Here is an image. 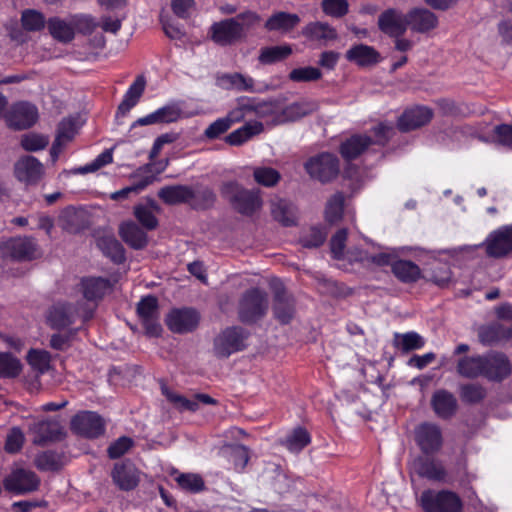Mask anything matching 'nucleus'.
<instances>
[{
  "mask_svg": "<svg viewBox=\"0 0 512 512\" xmlns=\"http://www.w3.org/2000/svg\"><path fill=\"white\" fill-rule=\"evenodd\" d=\"M220 191L221 195L241 214L251 215L261 207L262 201L258 192L245 189L236 181L223 183Z\"/></svg>",
  "mask_w": 512,
  "mask_h": 512,
  "instance_id": "obj_1",
  "label": "nucleus"
},
{
  "mask_svg": "<svg viewBox=\"0 0 512 512\" xmlns=\"http://www.w3.org/2000/svg\"><path fill=\"white\" fill-rule=\"evenodd\" d=\"M419 504L424 512H462L463 508L460 497L450 490H424Z\"/></svg>",
  "mask_w": 512,
  "mask_h": 512,
  "instance_id": "obj_2",
  "label": "nucleus"
},
{
  "mask_svg": "<svg viewBox=\"0 0 512 512\" xmlns=\"http://www.w3.org/2000/svg\"><path fill=\"white\" fill-rule=\"evenodd\" d=\"M94 308L86 304L56 303L49 311L48 321L51 327L63 329L73 324L78 317L84 322L92 318Z\"/></svg>",
  "mask_w": 512,
  "mask_h": 512,
  "instance_id": "obj_3",
  "label": "nucleus"
},
{
  "mask_svg": "<svg viewBox=\"0 0 512 512\" xmlns=\"http://www.w3.org/2000/svg\"><path fill=\"white\" fill-rule=\"evenodd\" d=\"M268 310L267 294L259 289L247 290L239 303V319L243 323H254L263 318Z\"/></svg>",
  "mask_w": 512,
  "mask_h": 512,
  "instance_id": "obj_4",
  "label": "nucleus"
},
{
  "mask_svg": "<svg viewBox=\"0 0 512 512\" xmlns=\"http://www.w3.org/2000/svg\"><path fill=\"white\" fill-rule=\"evenodd\" d=\"M257 111L251 99L242 98L239 100L238 106L231 110L226 116L217 119L211 123L208 128L222 129L229 128L231 125L244 121L245 124L241 128H263L260 122L252 123Z\"/></svg>",
  "mask_w": 512,
  "mask_h": 512,
  "instance_id": "obj_5",
  "label": "nucleus"
},
{
  "mask_svg": "<svg viewBox=\"0 0 512 512\" xmlns=\"http://www.w3.org/2000/svg\"><path fill=\"white\" fill-rule=\"evenodd\" d=\"M248 332L242 327L233 326L224 329L214 339L213 351L218 358H228L231 354L245 348Z\"/></svg>",
  "mask_w": 512,
  "mask_h": 512,
  "instance_id": "obj_6",
  "label": "nucleus"
},
{
  "mask_svg": "<svg viewBox=\"0 0 512 512\" xmlns=\"http://www.w3.org/2000/svg\"><path fill=\"white\" fill-rule=\"evenodd\" d=\"M304 168L311 178L327 183L339 174V161L335 155L324 152L309 158Z\"/></svg>",
  "mask_w": 512,
  "mask_h": 512,
  "instance_id": "obj_7",
  "label": "nucleus"
},
{
  "mask_svg": "<svg viewBox=\"0 0 512 512\" xmlns=\"http://www.w3.org/2000/svg\"><path fill=\"white\" fill-rule=\"evenodd\" d=\"M273 293L272 309L274 317L282 324H288L295 314V301L291 294L286 291L282 281L273 278L269 282Z\"/></svg>",
  "mask_w": 512,
  "mask_h": 512,
  "instance_id": "obj_8",
  "label": "nucleus"
},
{
  "mask_svg": "<svg viewBox=\"0 0 512 512\" xmlns=\"http://www.w3.org/2000/svg\"><path fill=\"white\" fill-rule=\"evenodd\" d=\"M0 253L14 261H31L38 256V245L32 237H13L1 243Z\"/></svg>",
  "mask_w": 512,
  "mask_h": 512,
  "instance_id": "obj_9",
  "label": "nucleus"
},
{
  "mask_svg": "<svg viewBox=\"0 0 512 512\" xmlns=\"http://www.w3.org/2000/svg\"><path fill=\"white\" fill-rule=\"evenodd\" d=\"M40 482V478L35 472L24 468H17L4 478L3 486L10 493L24 495L37 491Z\"/></svg>",
  "mask_w": 512,
  "mask_h": 512,
  "instance_id": "obj_10",
  "label": "nucleus"
},
{
  "mask_svg": "<svg viewBox=\"0 0 512 512\" xmlns=\"http://www.w3.org/2000/svg\"><path fill=\"white\" fill-rule=\"evenodd\" d=\"M414 439L421 452L425 455H434L443 445V436L437 424L423 422L415 427Z\"/></svg>",
  "mask_w": 512,
  "mask_h": 512,
  "instance_id": "obj_11",
  "label": "nucleus"
},
{
  "mask_svg": "<svg viewBox=\"0 0 512 512\" xmlns=\"http://www.w3.org/2000/svg\"><path fill=\"white\" fill-rule=\"evenodd\" d=\"M6 122L14 128H30L39 119V111L35 104L28 101L13 103L5 113Z\"/></svg>",
  "mask_w": 512,
  "mask_h": 512,
  "instance_id": "obj_12",
  "label": "nucleus"
},
{
  "mask_svg": "<svg viewBox=\"0 0 512 512\" xmlns=\"http://www.w3.org/2000/svg\"><path fill=\"white\" fill-rule=\"evenodd\" d=\"M199 322L200 314L190 307L172 309L166 316V325L172 332L178 334L193 332Z\"/></svg>",
  "mask_w": 512,
  "mask_h": 512,
  "instance_id": "obj_13",
  "label": "nucleus"
},
{
  "mask_svg": "<svg viewBox=\"0 0 512 512\" xmlns=\"http://www.w3.org/2000/svg\"><path fill=\"white\" fill-rule=\"evenodd\" d=\"M481 362L483 366L481 377H485L490 381L500 382L511 373V364L502 353L492 352L482 355Z\"/></svg>",
  "mask_w": 512,
  "mask_h": 512,
  "instance_id": "obj_14",
  "label": "nucleus"
},
{
  "mask_svg": "<svg viewBox=\"0 0 512 512\" xmlns=\"http://www.w3.org/2000/svg\"><path fill=\"white\" fill-rule=\"evenodd\" d=\"M376 139L372 140L365 135H354L342 143L340 153L344 159L350 161L364 152L371 143L384 145L387 142V133L391 130H376Z\"/></svg>",
  "mask_w": 512,
  "mask_h": 512,
  "instance_id": "obj_15",
  "label": "nucleus"
},
{
  "mask_svg": "<svg viewBox=\"0 0 512 512\" xmlns=\"http://www.w3.org/2000/svg\"><path fill=\"white\" fill-rule=\"evenodd\" d=\"M137 313L145 327L146 334L149 336H158L162 328L159 323V307L157 298L152 295L142 298L137 305Z\"/></svg>",
  "mask_w": 512,
  "mask_h": 512,
  "instance_id": "obj_16",
  "label": "nucleus"
},
{
  "mask_svg": "<svg viewBox=\"0 0 512 512\" xmlns=\"http://www.w3.org/2000/svg\"><path fill=\"white\" fill-rule=\"evenodd\" d=\"M72 429L87 438H96L105 431V423L95 412L85 411L75 415L71 421Z\"/></svg>",
  "mask_w": 512,
  "mask_h": 512,
  "instance_id": "obj_17",
  "label": "nucleus"
},
{
  "mask_svg": "<svg viewBox=\"0 0 512 512\" xmlns=\"http://www.w3.org/2000/svg\"><path fill=\"white\" fill-rule=\"evenodd\" d=\"M484 245L487 255L495 258L506 256L512 251V226H503L491 232Z\"/></svg>",
  "mask_w": 512,
  "mask_h": 512,
  "instance_id": "obj_18",
  "label": "nucleus"
},
{
  "mask_svg": "<svg viewBox=\"0 0 512 512\" xmlns=\"http://www.w3.org/2000/svg\"><path fill=\"white\" fill-rule=\"evenodd\" d=\"M44 173L43 164L33 156H23L14 164V176L26 185H35Z\"/></svg>",
  "mask_w": 512,
  "mask_h": 512,
  "instance_id": "obj_19",
  "label": "nucleus"
},
{
  "mask_svg": "<svg viewBox=\"0 0 512 512\" xmlns=\"http://www.w3.org/2000/svg\"><path fill=\"white\" fill-rule=\"evenodd\" d=\"M184 116V111L179 103H170L156 110L155 112L137 119L131 125V128L136 126L146 125H167L176 122Z\"/></svg>",
  "mask_w": 512,
  "mask_h": 512,
  "instance_id": "obj_20",
  "label": "nucleus"
},
{
  "mask_svg": "<svg viewBox=\"0 0 512 512\" xmlns=\"http://www.w3.org/2000/svg\"><path fill=\"white\" fill-rule=\"evenodd\" d=\"M211 39L220 46H230L243 41L232 18L215 22L210 27Z\"/></svg>",
  "mask_w": 512,
  "mask_h": 512,
  "instance_id": "obj_21",
  "label": "nucleus"
},
{
  "mask_svg": "<svg viewBox=\"0 0 512 512\" xmlns=\"http://www.w3.org/2000/svg\"><path fill=\"white\" fill-rule=\"evenodd\" d=\"M379 29L390 37H400L407 28V15L396 9H387L378 17Z\"/></svg>",
  "mask_w": 512,
  "mask_h": 512,
  "instance_id": "obj_22",
  "label": "nucleus"
},
{
  "mask_svg": "<svg viewBox=\"0 0 512 512\" xmlns=\"http://www.w3.org/2000/svg\"><path fill=\"white\" fill-rule=\"evenodd\" d=\"M411 469L420 477L430 481L442 482L445 480L447 472L440 461L419 456L413 460Z\"/></svg>",
  "mask_w": 512,
  "mask_h": 512,
  "instance_id": "obj_23",
  "label": "nucleus"
},
{
  "mask_svg": "<svg viewBox=\"0 0 512 512\" xmlns=\"http://www.w3.org/2000/svg\"><path fill=\"white\" fill-rule=\"evenodd\" d=\"M111 476L114 483L124 491L134 489L139 483V471L130 461L116 463Z\"/></svg>",
  "mask_w": 512,
  "mask_h": 512,
  "instance_id": "obj_24",
  "label": "nucleus"
},
{
  "mask_svg": "<svg viewBox=\"0 0 512 512\" xmlns=\"http://www.w3.org/2000/svg\"><path fill=\"white\" fill-rule=\"evenodd\" d=\"M433 111L426 106H413L404 110L399 116L397 128H421L430 123Z\"/></svg>",
  "mask_w": 512,
  "mask_h": 512,
  "instance_id": "obj_25",
  "label": "nucleus"
},
{
  "mask_svg": "<svg viewBox=\"0 0 512 512\" xmlns=\"http://www.w3.org/2000/svg\"><path fill=\"white\" fill-rule=\"evenodd\" d=\"M59 227L70 234H77L88 226L87 214L74 207L63 209L58 217Z\"/></svg>",
  "mask_w": 512,
  "mask_h": 512,
  "instance_id": "obj_26",
  "label": "nucleus"
},
{
  "mask_svg": "<svg viewBox=\"0 0 512 512\" xmlns=\"http://www.w3.org/2000/svg\"><path fill=\"white\" fill-rule=\"evenodd\" d=\"M408 27L414 32L427 33L438 25L437 16L426 8H414L407 14Z\"/></svg>",
  "mask_w": 512,
  "mask_h": 512,
  "instance_id": "obj_27",
  "label": "nucleus"
},
{
  "mask_svg": "<svg viewBox=\"0 0 512 512\" xmlns=\"http://www.w3.org/2000/svg\"><path fill=\"white\" fill-rule=\"evenodd\" d=\"M431 405L435 414L442 419L451 418L456 413L458 406L455 396L445 389L433 393Z\"/></svg>",
  "mask_w": 512,
  "mask_h": 512,
  "instance_id": "obj_28",
  "label": "nucleus"
},
{
  "mask_svg": "<svg viewBox=\"0 0 512 512\" xmlns=\"http://www.w3.org/2000/svg\"><path fill=\"white\" fill-rule=\"evenodd\" d=\"M345 57L348 61L360 67L374 66L380 62L381 56L372 46L357 44L346 51Z\"/></svg>",
  "mask_w": 512,
  "mask_h": 512,
  "instance_id": "obj_29",
  "label": "nucleus"
},
{
  "mask_svg": "<svg viewBox=\"0 0 512 512\" xmlns=\"http://www.w3.org/2000/svg\"><path fill=\"white\" fill-rule=\"evenodd\" d=\"M146 87V78L143 75L136 77L135 81L126 91L123 100L118 106L116 118L125 116L140 100Z\"/></svg>",
  "mask_w": 512,
  "mask_h": 512,
  "instance_id": "obj_30",
  "label": "nucleus"
},
{
  "mask_svg": "<svg viewBox=\"0 0 512 512\" xmlns=\"http://www.w3.org/2000/svg\"><path fill=\"white\" fill-rule=\"evenodd\" d=\"M272 217L283 226L296 224L297 210L289 200L275 197L270 202Z\"/></svg>",
  "mask_w": 512,
  "mask_h": 512,
  "instance_id": "obj_31",
  "label": "nucleus"
},
{
  "mask_svg": "<svg viewBox=\"0 0 512 512\" xmlns=\"http://www.w3.org/2000/svg\"><path fill=\"white\" fill-rule=\"evenodd\" d=\"M300 23V17L294 13L279 11L272 14L265 22L267 31L287 33Z\"/></svg>",
  "mask_w": 512,
  "mask_h": 512,
  "instance_id": "obj_32",
  "label": "nucleus"
},
{
  "mask_svg": "<svg viewBox=\"0 0 512 512\" xmlns=\"http://www.w3.org/2000/svg\"><path fill=\"white\" fill-rule=\"evenodd\" d=\"M304 37L311 41H317L321 44H327L329 41L336 40L338 34L336 30L325 22H310L303 29Z\"/></svg>",
  "mask_w": 512,
  "mask_h": 512,
  "instance_id": "obj_33",
  "label": "nucleus"
},
{
  "mask_svg": "<svg viewBox=\"0 0 512 512\" xmlns=\"http://www.w3.org/2000/svg\"><path fill=\"white\" fill-rule=\"evenodd\" d=\"M83 296L88 301H97L110 290L111 282L103 277H87L81 281Z\"/></svg>",
  "mask_w": 512,
  "mask_h": 512,
  "instance_id": "obj_34",
  "label": "nucleus"
},
{
  "mask_svg": "<svg viewBox=\"0 0 512 512\" xmlns=\"http://www.w3.org/2000/svg\"><path fill=\"white\" fill-rule=\"evenodd\" d=\"M34 434L33 442L42 445L47 441L55 440L61 435V426L54 420H43L31 425Z\"/></svg>",
  "mask_w": 512,
  "mask_h": 512,
  "instance_id": "obj_35",
  "label": "nucleus"
},
{
  "mask_svg": "<svg viewBox=\"0 0 512 512\" xmlns=\"http://www.w3.org/2000/svg\"><path fill=\"white\" fill-rule=\"evenodd\" d=\"M47 28L51 36L61 43H69L75 37L71 16L65 19L52 17L47 21Z\"/></svg>",
  "mask_w": 512,
  "mask_h": 512,
  "instance_id": "obj_36",
  "label": "nucleus"
},
{
  "mask_svg": "<svg viewBox=\"0 0 512 512\" xmlns=\"http://www.w3.org/2000/svg\"><path fill=\"white\" fill-rule=\"evenodd\" d=\"M119 234L123 241L133 249H142L147 245L146 232L132 221L121 224Z\"/></svg>",
  "mask_w": 512,
  "mask_h": 512,
  "instance_id": "obj_37",
  "label": "nucleus"
},
{
  "mask_svg": "<svg viewBox=\"0 0 512 512\" xmlns=\"http://www.w3.org/2000/svg\"><path fill=\"white\" fill-rule=\"evenodd\" d=\"M97 247L115 264H121L126 260L123 245L112 235L99 237L97 239Z\"/></svg>",
  "mask_w": 512,
  "mask_h": 512,
  "instance_id": "obj_38",
  "label": "nucleus"
},
{
  "mask_svg": "<svg viewBox=\"0 0 512 512\" xmlns=\"http://www.w3.org/2000/svg\"><path fill=\"white\" fill-rule=\"evenodd\" d=\"M192 195V187L187 185H169L158 191V197L168 205L187 203Z\"/></svg>",
  "mask_w": 512,
  "mask_h": 512,
  "instance_id": "obj_39",
  "label": "nucleus"
},
{
  "mask_svg": "<svg viewBox=\"0 0 512 512\" xmlns=\"http://www.w3.org/2000/svg\"><path fill=\"white\" fill-rule=\"evenodd\" d=\"M482 355L461 356L456 361V372L458 375L468 379L481 377L483 373Z\"/></svg>",
  "mask_w": 512,
  "mask_h": 512,
  "instance_id": "obj_40",
  "label": "nucleus"
},
{
  "mask_svg": "<svg viewBox=\"0 0 512 512\" xmlns=\"http://www.w3.org/2000/svg\"><path fill=\"white\" fill-rule=\"evenodd\" d=\"M218 83L225 89H234L237 91H247L252 93L256 92L253 78L237 72L223 74L219 77Z\"/></svg>",
  "mask_w": 512,
  "mask_h": 512,
  "instance_id": "obj_41",
  "label": "nucleus"
},
{
  "mask_svg": "<svg viewBox=\"0 0 512 512\" xmlns=\"http://www.w3.org/2000/svg\"><path fill=\"white\" fill-rule=\"evenodd\" d=\"M392 272L403 283H414L421 277L419 266L410 260L398 259L393 263Z\"/></svg>",
  "mask_w": 512,
  "mask_h": 512,
  "instance_id": "obj_42",
  "label": "nucleus"
},
{
  "mask_svg": "<svg viewBox=\"0 0 512 512\" xmlns=\"http://www.w3.org/2000/svg\"><path fill=\"white\" fill-rule=\"evenodd\" d=\"M141 169L135 173L132 177L138 179L132 185L127 186L123 189H120L111 194V199L115 201H120L128 198L131 194H138L143 191L147 186L152 184L155 180V176L152 174L141 175Z\"/></svg>",
  "mask_w": 512,
  "mask_h": 512,
  "instance_id": "obj_43",
  "label": "nucleus"
},
{
  "mask_svg": "<svg viewBox=\"0 0 512 512\" xmlns=\"http://www.w3.org/2000/svg\"><path fill=\"white\" fill-rule=\"evenodd\" d=\"M393 345L403 353L421 349L425 345L424 338L417 332L394 333Z\"/></svg>",
  "mask_w": 512,
  "mask_h": 512,
  "instance_id": "obj_44",
  "label": "nucleus"
},
{
  "mask_svg": "<svg viewBox=\"0 0 512 512\" xmlns=\"http://www.w3.org/2000/svg\"><path fill=\"white\" fill-rule=\"evenodd\" d=\"M216 200V194L209 187H192V195L189 197L188 204L197 210H204L212 207Z\"/></svg>",
  "mask_w": 512,
  "mask_h": 512,
  "instance_id": "obj_45",
  "label": "nucleus"
},
{
  "mask_svg": "<svg viewBox=\"0 0 512 512\" xmlns=\"http://www.w3.org/2000/svg\"><path fill=\"white\" fill-rule=\"evenodd\" d=\"M292 54L290 45H278L263 47L260 50L258 61L263 65H271L285 60Z\"/></svg>",
  "mask_w": 512,
  "mask_h": 512,
  "instance_id": "obj_46",
  "label": "nucleus"
},
{
  "mask_svg": "<svg viewBox=\"0 0 512 512\" xmlns=\"http://www.w3.org/2000/svg\"><path fill=\"white\" fill-rule=\"evenodd\" d=\"M505 333L506 328L502 324L493 323L479 327L478 338L483 345L490 346L504 339Z\"/></svg>",
  "mask_w": 512,
  "mask_h": 512,
  "instance_id": "obj_47",
  "label": "nucleus"
},
{
  "mask_svg": "<svg viewBox=\"0 0 512 512\" xmlns=\"http://www.w3.org/2000/svg\"><path fill=\"white\" fill-rule=\"evenodd\" d=\"M355 259L368 261L379 267L390 265L393 268V263L398 260V255L395 249L385 248L376 254L360 253Z\"/></svg>",
  "mask_w": 512,
  "mask_h": 512,
  "instance_id": "obj_48",
  "label": "nucleus"
},
{
  "mask_svg": "<svg viewBox=\"0 0 512 512\" xmlns=\"http://www.w3.org/2000/svg\"><path fill=\"white\" fill-rule=\"evenodd\" d=\"M232 19L235 21L243 40L247 37L248 31L257 27L261 22V16L251 10L241 12L235 17H232Z\"/></svg>",
  "mask_w": 512,
  "mask_h": 512,
  "instance_id": "obj_49",
  "label": "nucleus"
},
{
  "mask_svg": "<svg viewBox=\"0 0 512 512\" xmlns=\"http://www.w3.org/2000/svg\"><path fill=\"white\" fill-rule=\"evenodd\" d=\"M113 161V148L104 150L99 154L92 162L71 170L73 174H88L93 173L101 169L102 167L112 163Z\"/></svg>",
  "mask_w": 512,
  "mask_h": 512,
  "instance_id": "obj_50",
  "label": "nucleus"
},
{
  "mask_svg": "<svg viewBox=\"0 0 512 512\" xmlns=\"http://www.w3.org/2000/svg\"><path fill=\"white\" fill-rule=\"evenodd\" d=\"M310 435L306 429L297 427L284 440V446L291 452H299L310 443Z\"/></svg>",
  "mask_w": 512,
  "mask_h": 512,
  "instance_id": "obj_51",
  "label": "nucleus"
},
{
  "mask_svg": "<svg viewBox=\"0 0 512 512\" xmlns=\"http://www.w3.org/2000/svg\"><path fill=\"white\" fill-rule=\"evenodd\" d=\"M344 209V195L337 192L332 195L326 204L325 218L329 223H335L342 218Z\"/></svg>",
  "mask_w": 512,
  "mask_h": 512,
  "instance_id": "obj_52",
  "label": "nucleus"
},
{
  "mask_svg": "<svg viewBox=\"0 0 512 512\" xmlns=\"http://www.w3.org/2000/svg\"><path fill=\"white\" fill-rule=\"evenodd\" d=\"M22 369L20 361L10 353L0 352V377L15 378Z\"/></svg>",
  "mask_w": 512,
  "mask_h": 512,
  "instance_id": "obj_53",
  "label": "nucleus"
},
{
  "mask_svg": "<svg viewBox=\"0 0 512 512\" xmlns=\"http://www.w3.org/2000/svg\"><path fill=\"white\" fill-rule=\"evenodd\" d=\"M461 400L465 403L476 404L486 397V389L477 383L463 384L459 388Z\"/></svg>",
  "mask_w": 512,
  "mask_h": 512,
  "instance_id": "obj_54",
  "label": "nucleus"
},
{
  "mask_svg": "<svg viewBox=\"0 0 512 512\" xmlns=\"http://www.w3.org/2000/svg\"><path fill=\"white\" fill-rule=\"evenodd\" d=\"M486 134L477 133L476 137L484 142L512 147V130H482Z\"/></svg>",
  "mask_w": 512,
  "mask_h": 512,
  "instance_id": "obj_55",
  "label": "nucleus"
},
{
  "mask_svg": "<svg viewBox=\"0 0 512 512\" xmlns=\"http://www.w3.org/2000/svg\"><path fill=\"white\" fill-rule=\"evenodd\" d=\"M178 485L191 493H198L200 491H203L205 489V483L202 479V477L198 474L193 473H183L179 474L175 478Z\"/></svg>",
  "mask_w": 512,
  "mask_h": 512,
  "instance_id": "obj_56",
  "label": "nucleus"
},
{
  "mask_svg": "<svg viewBox=\"0 0 512 512\" xmlns=\"http://www.w3.org/2000/svg\"><path fill=\"white\" fill-rule=\"evenodd\" d=\"M27 360L33 369L41 374L50 369L51 356L45 350L31 349L28 352Z\"/></svg>",
  "mask_w": 512,
  "mask_h": 512,
  "instance_id": "obj_57",
  "label": "nucleus"
},
{
  "mask_svg": "<svg viewBox=\"0 0 512 512\" xmlns=\"http://www.w3.org/2000/svg\"><path fill=\"white\" fill-rule=\"evenodd\" d=\"M254 180L265 187L275 186L281 179L280 173L271 167H257L253 172Z\"/></svg>",
  "mask_w": 512,
  "mask_h": 512,
  "instance_id": "obj_58",
  "label": "nucleus"
},
{
  "mask_svg": "<svg viewBox=\"0 0 512 512\" xmlns=\"http://www.w3.org/2000/svg\"><path fill=\"white\" fill-rule=\"evenodd\" d=\"M49 144V138L39 133H27L21 138V146L24 150L29 152H36L43 150Z\"/></svg>",
  "mask_w": 512,
  "mask_h": 512,
  "instance_id": "obj_59",
  "label": "nucleus"
},
{
  "mask_svg": "<svg viewBox=\"0 0 512 512\" xmlns=\"http://www.w3.org/2000/svg\"><path fill=\"white\" fill-rule=\"evenodd\" d=\"M34 464L41 471H55L61 467L60 457L52 451H46L37 455Z\"/></svg>",
  "mask_w": 512,
  "mask_h": 512,
  "instance_id": "obj_60",
  "label": "nucleus"
},
{
  "mask_svg": "<svg viewBox=\"0 0 512 512\" xmlns=\"http://www.w3.org/2000/svg\"><path fill=\"white\" fill-rule=\"evenodd\" d=\"M71 20L73 24L74 33L79 32L84 35H89L98 26V23L96 22L94 17L88 14L71 15Z\"/></svg>",
  "mask_w": 512,
  "mask_h": 512,
  "instance_id": "obj_61",
  "label": "nucleus"
},
{
  "mask_svg": "<svg viewBox=\"0 0 512 512\" xmlns=\"http://www.w3.org/2000/svg\"><path fill=\"white\" fill-rule=\"evenodd\" d=\"M327 233L319 227H311L300 239L304 248H318L326 240Z\"/></svg>",
  "mask_w": 512,
  "mask_h": 512,
  "instance_id": "obj_62",
  "label": "nucleus"
},
{
  "mask_svg": "<svg viewBox=\"0 0 512 512\" xmlns=\"http://www.w3.org/2000/svg\"><path fill=\"white\" fill-rule=\"evenodd\" d=\"M321 76V71L312 66L295 68L289 73V79L294 82L316 81L319 80Z\"/></svg>",
  "mask_w": 512,
  "mask_h": 512,
  "instance_id": "obj_63",
  "label": "nucleus"
},
{
  "mask_svg": "<svg viewBox=\"0 0 512 512\" xmlns=\"http://www.w3.org/2000/svg\"><path fill=\"white\" fill-rule=\"evenodd\" d=\"M21 22L27 31H39L45 26L44 16L35 10H25L21 16Z\"/></svg>",
  "mask_w": 512,
  "mask_h": 512,
  "instance_id": "obj_64",
  "label": "nucleus"
}]
</instances>
